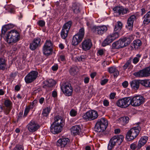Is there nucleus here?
<instances>
[{"label":"nucleus","instance_id":"f257e3e1","mask_svg":"<svg viewBox=\"0 0 150 150\" xmlns=\"http://www.w3.org/2000/svg\"><path fill=\"white\" fill-rule=\"evenodd\" d=\"M54 121L51 125V132L53 134H57L61 132L64 124V120L59 116H56L54 118Z\"/></svg>","mask_w":150,"mask_h":150},{"label":"nucleus","instance_id":"f03ea898","mask_svg":"<svg viewBox=\"0 0 150 150\" xmlns=\"http://www.w3.org/2000/svg\"><path fill=\"white\" fill-rule=\"evenodd\" d=\"M20 38V33L17 30L12 29L8 32L6 38L7 42L10 44L18 41Z\"/></svg>","mask_w":150,"mask_h":150},{"label":"nucleus","instance_id":"7ed1b4c3","mask_svg":"<svg viewBox=\"0 0 150 150\" xmlns=\"http://www.w3.org/2000/svg\"><path fill=\"white\" fill-rule=\"evenodd\" d=\"M124 139L122 135H115L112 137L110 140L108 144V149L112 150L116 145H120Z\"/></svg>","mask_w":150,"mask_h":150},{"label":"nucleus","instance_id":"20e7f679","mask_svg":"<svg viewBox=\"0 0 150 150\" xmlns=\"http://www.w3.org/2000/svg\"><path fill=\"white\" fill-rule=\"evenodd\" d=\"M108 125V122L104 118L98 119L95 126V130L98 132L104 131Z\"/></svg>","mask_w":150,"mask_h":150},{"label":"nucleus","instance_id":"39448f33","mask_svg":"<svg viewBox=\"0 0 150 150\" xmlns=\"http://www.w3.org/2000/svg\"><path fill=\"white\" fill-rule=\"evenodd\" d=\"M145 98L141 95H137L130 98L129 104L133 107H138L145 102Z\"/></svg>","mask_w":150,"mask_h":150},{"label":"nucleus","instance_id":"423d86ee","mask_svg":"<svg viewBox=\"0 0 150 150\" xmlns=\"http://www.w3.org/2000/svg\"><path fill=\"white\" fill-rule=\"evenodd\" d=\"M85 33L83 28H81L79 32L73 37L72 40V44L73 45H76L82 40L84 36Z\"/></svg>","mask_w":150,"mask_h":150},{"label":"nucleus","instance_id":"0eeeda50","mask_svg":"<svg viewBox=\"0 0 150 150\" xmlns=\"http://www.w3.org/2000/svg\"><path fill=\"white\" fill-rule=\"evenodd\" d=\"M140 130V128L139 126L131 129L127 132L126 138L129 141L134 139L138 135Z\"/></svg>","mask_w":150,"mask_h":150},{"label":"nucleus","instance_id":"6e6552de","mask_svg":"<svg viewBox=\"0 0 150 150\" xmlns=\"http://www.w3.org/2000/svg\"><path fill=\"white\" fill-rule=\"evenodd\" d=\"M98 116V112L91 110L86 112L83 116V118L86 120L91 121L97 118Z\"/></svg>","mask_w":150,"mask_h":150},{"label":"nucleus","instance_id":"1a4fd4ad","mask_svg":"<svg viewBox=\"0 0 150 150\" xmlns=\"http://www.w3.org/2000/svg\"><path fill=\"white\" fill-rule=\"evenodd\" d=\"M53 43L50 40H46L43 47L42 52L44 54L48 56L52 54Z\"/></svg>","mask_w":150,"mask_h":150},{"label":"nucleus","instance_id":"9d476101","mask_svg":"<svg viewBox=\"0 0 150 150\" xmlns=\"http://www.w3.org/2000/svg\"><path fill=\"white\" fill-rule=\"evenodd\" d=\"M71 24V21H69L67 22L63 25L60 33L61 37L62 39H65L67 37Z\"/></svg>","mask_w":150,"mask_h":150},{"label":"nucleus","instance_id":"9b49d317","mask_svg":"<svg viewBox=\"0 0 150 150\" xmlns=\"http://www.w3.org/2000/svg\"><path fill=\"white\" fill-rule=\"evenodd\" d=\"M61 89L64 94L67 96L72 95L73 92V88L70 83H65L63 84Z\"/></svg>","mask_w":150,"mask_h":150},{"label":"nucleus","instance_id":"f8f14e48","mask_svg":"<svg viewBox=\"0 0 150 150\" xmlns=\"http://www.w3.org/2000/svg\"><path fill=\"white\" fill-rule=\"evenodd\" d=\"M93 33L96 35H102L108 30L107 27L105 25L100 26H94L92 28Z\"/></svg>","mask_w":150,"mask_h":150},{"label":"nucleus","instance_id":"ddd939ff","mask_svg":"<svg viewBox=\"0 0 150 150\" xmlns=\"http://www.w3.org/2000/svg\"><path fill=\"white\" fill-rule=\"evenodd\" d=\"M38 75V72L35 71H32L29 72L25 76V81L26 83L28 84L33 82L37 78Z\"/></svg>","mask_w":150,"mask_h":150},{"label":"nucleus","instance_id":"4468645a","mask_svg":"<svg viewBox=\"0 0 150 150\" xmlns=\"http://www.w3.org/2000/svg\"><path fill=\"white\" fill-rule=\"evenodd\" d=\"M134 75L136 77H146L150 76V65L149 67H146L139 70L138 72L134 73Z\"/></svg>","mask_w":150,"mask_h":150},{"label":"nucleus","instance_id":"2eb2a0df","mask_svg":"<svg viewBox=\"0 0 150 150\" xmlns=\"http://www.w3.org/2000/svg\"><path fill=\"white\" fill-rule=\"evenodd\" d=\"M130 100L129 97H125L121 99H120L116 102L117 105L121 108H126L130 105L128 103Z\"/></svg>","mask_w":150,"mask_h":150},{"label":"nucleus","instance_id":"dca6fc26","mask_svg":"<svg viewBox=\"0 0 150 150\" xmlns=\"http://www.w3.org/2000/svg\"><path fill=\"white\" fill-rule=\"evenodd\" d=\"M41 39L39 37L34 38L32 42L30 44L29 48L32 51L34 50L38 47H40L41 43Z\"/></svg>","mask_w":150,"mask_h":150},{"label":"nucleus","instance_id":"f3484780","mask_svg":"<svg viewBox=\"0 0 150 150\" xmlns=\"http://www.w3.org/2000/svg\"><path fill=\"white\" fill-rule=\"evenodd\" d=\"M70 139L67 138H62L59 139L57 142V146L60 148L67 147L70 142Z\"/></svg>","mask_w":150,"mask_h":150},{"label":"nucleus","instance_id":"a211bd4d","mask_svg":"<svg viewBox=\"0 0 150 150\" xmlns=\"http://www.w3.org/2000/svg\"><path fill=\"white\" fill-rule=\"evenodd\" d=\"M27 127L28 131L31 132L37 131L40 127L39 125L33 120L29 122Z\"/></svg>","mask_w":150,"mask_h":150},{"label":"nucleus","instance_id":"6ab92c4d","mask_svg":"<svg viewBox=\"0 0 150 150\" xmlns=\"http://www.w3.org/2000/svg\"><path fill=\"white\" fill-rule=\"evenodd\" d=\"M54 83V81L52 79L47 80L44 81L43 87L46 89L47 92L51 91L52 90Z\"/></svg>","mask_w":150,"mask_h":150},{"label":"nucleus","instance_id":"aec40b11","mask_svg":"<svg viewBox=\"0 0 150 150\" xmlns=\"http://www.w3.org/2000/svg\"><path fill=\"white\" fill-rule=\"evenodd\" d=\"M92 45V42L91 40H85L81 43L82 49L85 51L91 49Z\"/></svg>","mask_w":150,"mask_h":150},{"label":"nucleus","instance_id":"412c9836","mask_svg":"<svg viewBox=\"0 0 150 150\" xmlns=\"http://www.w3.org/2000/svg\"><path fill=\"white\" fill-rule=\"evenodd\" d=\"M115 13H117L119 15H124L129 12L127 8H123L122 6H116L113 8Z\"/></svg>","mask_w":150,"mask_h":150},{"label":"nucleus","instance_id":"4be33fe9","mask_svg":"<svg viewBox=\"0 0 150 150\" xmlns=\"http://www.w3.org/2000/svg\"><path fill=\"white\" fill-rule=\"evenodd\" d=\"M124 47L123 43L120 38L118 40L114 42L112 44L111 49H119Z\"/></svg>","mask_w":150,"mask_h":150},{"label":"nucleus","instance_id":"5701e85b","mask_svg":"<svg viewBox=\"0 0 150 150\" xmlns=\"http://www.w3.org/2000/svg\"><path fill=\"white\" fill-rule=\"evenodd\" d=\"M81 130V128L80 126L79 125L73 126L71 129V133L74 136L79 134Z\"/></svg>","mask_w":150,"mask_h":150},{"label":"nucleus","instance_id":"b1692460","mask_svg":"<svg viewBox=\"0 0 150 150\" xmlns=\"http://www.w3.org/2000/svg\"><path fill=\"white\" fill-rule=\"evenodd\" d=\"M141 80L135 79L130 83L131 87L135 90L138 89L139 87V84H141Z\"/></svg>","mask_w":150,"mask_h":150},{"label":"nucleus","instance_id":"393cba45","mask_svg":"<svg viewBox=\"0 0 150 150\" xmlns=\"http://www.w3.org/2000/svg\"><path fill=\"white\" fill-rule=\"evenodd\" d=\"M108 71L110 74H113L114 77L115 78H117L119 74V71L114 67H111L108 68Z\"/></svg>","mask_w":150,"mask_h":150},{"label":"nucleus","instance_id":"a878e982","mask_svg":"<svg viewBox=\"0 0 150 150\" xmlns=\"http://www.w3.org/2000/svg\"><path fill=\"white\" fill-rule=\"evenodd\" d=\"M148 139V137L146 136L142 137L138 142L139 146L141 148L144 146L146 143Z\"/></svg>","mask_w":150,"mask_h":150},{"label":"nucleus","instance_id":"bb28decb","mask_svg":"<svg viewBox=\"0 0 150 150\" xmlns=\"http://www.w3.org/2000/svg\"><path fill=\"white\" fill-rule=\"evenodd\" d=\"M121 39L123 43L124 47L129 45L132 40L129 37H125Z\"/></svg>","mask_w":150,"mask_h":150},{"label":"nucleus","instance_id":"cd10ccee","mask_svg":"<svg viewBox=\"0 0 150 150\" xmlns=\"http://www.w3.org/2000/svg\"><path fill=\"white\" fill-rule=\"evenodd\" d=\"M6 67V60L3 58H0V69L4 70Z\"/></svg>","mask_w":150,"mask_h":150},{"label":"nucleus","instance_id":"c85d7f7f","mask_svg":"<svg viewBox=\"0 0 150 150\" xmlns=\"http://www.w3.org/2000/svg\"><path fill=\"white\" fill-rule=\"evenodd\" d=\"M120 33L118 32L114 31L112 33L108 35L109 37L113 41L115 40L118 38L120 36Z\"/></svg>","mask_w":150,"mask_h":150},{"label":"nucleus","instance_id":"c756f323","mask_svg":"<svg viewBox=\"0 0 150 150\" xmlns=\"http://www.w3.org/2000/svg\"><path fill=\"white\" fill-rule=\"evenodd\" d=\"M4 8L8 12L13 13L15 11V7L12 4L6 5Z\"/></svg>","mask_w":150,"mask_h":150},{"label":"nucleus","instance_id":"7c9ffc66","mask_svg":"<svg viewBox=\"0 0 150 150\" xmlns=\"http://www.w3.org/2000/svg\"><path fill=\"white\" fill-rule=\"evenodd\" d=\"M71 9L75 13H78L80 12L79 8L78 5L76 3H73L71 7Z\"/></svg>","mask_w":150,"mask_h":150},{"label":"nucleus","instance_id":"2f4dec72","mask_svg":"<svg viewBox=\"0 0 150 150\" xmlns=\"http://www.w3.org/2000/svg\"><path fill=\"white\" fill-rule=\"evenodd\" d=\"M133 42V46L135 49H137L139 48L142 45L141 40L139 39L134 40Z\"/></svg>","mask_w":150,"mask_h":150},{"label":"nucleus","instance_id":"473e14b6","mask_svg":"<svg viewBox=\"0 0 150 150\" xmlns=\"http://www.w3.org/2000/svg\"><path fill=\"white\" fill-rule=\"evenodd\" d=\"M139 144H137V142H134L132 143L130 145V149L132 150H135L137 149V150L140 149L141 148L140 146H139Z\"/></svg>","mask_w":150,"mask_h":150},{"label":"nucleus","instance_id":"72a5a7b5","mask_svg":"<svg viewBox=\"0 0 150 150\" xmlns=\"http://www.w3.org/2000/svg\"><path fill=\"white\" fill-rule=\"evenodd\" d=\"M129 121V118L128 117H123L119 119V122L122 125H124L127 123Z\"/></svg>","mask_w":150,"mask_h":150},{"label":"nucleus","instance_id":"f704fd0d","mask_svg":"<svg viewBox=\"0 0 150 150\" xmlns=\"http://www.w3.org/2000/svg\"><path fill=\"white\" fill-rule=\"evenodd\" d=\"M132 58H130L127 61L126 63L122 66V68L124 70H125L127 68H129V67H130L131 66H133L131 64V59Z\"/></svg>","mask_w":150,"mask_h":150},{"label":"nucleus","instance_id":"c9c22d12","mask_svg":"<svg viewBox=\"0 0 150 150\" xmlns=\"http://www.w3.org/2000/svg\"><path fill=\"white\" fill-rule=\"evenodd\" d=\"M122 27V24L121 22L118 21L117 24L115 25L114 29V31L118 32L120 33Z\"/></svg>","mask_w":150,"mask_h":150},{"label":"nucleus","instance_id":"e433bc0d","mask_svg":"<svg viewBox=\"0 0 150 150\" xmlns=\"http://www.w3.org/2000/svg\"><path fill=\"white\" fill-rule=\"evenodd\" d=\"M141 84L146 87H150V79L141 80Z\"/></svg>","mask_w":150,"mask_h":150},{"label":"nucleus","instance_id":"4c0bfd02","mask_svg":"<svg viewBox=\"0 0 150 150\" xmlns=\"http://www.w3.org/2000/svg\"><path fill=\"white\" fill-rule=\"evenodd\" d=\"M51 110V108L50 106L47 107L44 109L42 111V115L44 116L47 117V116L50 112Z\"/></svg>","mask_w":150,"mask_h":150},{"label":"nucleus","instance_id":"58836bf2","mask_svg":"<svg viewBox=\"0 0 150 150\" xmlns=\"http://www.w3.org/2000/svg\"><path fill=\"white\" fill-rule=\"evenodd\" d=\"M112 42V40L110 39L108 36L107 38L102 43V45L103 47H105Z\"/></svg>","mask_w":150,"mask_h":150},{"label":"nucleus","instance_id":"ea45409f","mask_svg":"<svg viewBox=\"0 0 150 150\" xmlns=\"http://www.w3.org/2000/svg\"><path fill=\"white\" fill-rule=\"evenodd\" d=\"M143 18L144 20L143 22V24L144 26L148 25L150 23V18L145 15L144 16Z\"/></svg>","mask_w":150,"mask_h":150},{"label":"nucleus","instance_id":"a19ab883","mask_svg":"<svg viewBox=\"0 0 150 150\" xmlns=\"http://www.w3.org/2000/svg\"><path fill=\"white\" fill-rule=\"evenodd\" d=\"M4 104L5 107L12 108L13 103L10 99H8L5 100Z\"/></svg>","mask_w":150,"mask_h":150},{"label":"nucleus","instance_id":"79ce46f5","mask_svg":"<svg viewBox=\"0 0 150 150\" xmlns=\"http://www.w3.org/2000/svg\"><path fill=\"white\" fill-rule=\"evenodd\" d=\"M136 18V16L135 15H132L128 18L127 23L133 24L134 21Z\"/></svg>","mask_w":150,"mask_h":150},{"label":"nucleus","instance_id":"37998d69","mask_svg":"<svg viewBox=\"0 0 150 150\" xmlns=\"http://www.w3.org/2000/svg\"><path fill=\"white\" fill-rule=\"evenodd\" d=\"M142 56V54H138L136 55V57H134L133 59V63L134 64H137L139 60V58Z\"/></svg>","mask_w":150,"mask_h":150},{"label":"nucleus","instance_id":"c03bdc74","mask_svg":"<svg viewBox=\"0 0 150 150\" xmlns=\"http://www.w3.org/2000/svg\"><path fill=\"white\" fill-rule=\"evenodd\" d=\"M69 114L71 117H75L77 114V111L75 109H72L69 112Z\"/></svg>","mask_w":150,"mask_h":150},{"label":"nucleus","instance_id":"a18cd8bd","mask_svg":"<svg viewBox=\"0 0 150 150\" xmlns=\"http://www.w3.org/2000/svg\"><path fill=\"white\" fill-rule=\"evenodd\" d=\"M13 150H24L23 147L21 144H17L14 148Z\"/></svg>","mask_w":150,"mask_h":150},{"label":"nucleus","instance_id":"49530a36","mask_svg":"<svg viewBox=\"0 0 150 150\" xmlns=\"http://www.w3.org/2000/svg\"><path fill=\"white\" fill-rule=\"evenodd\" d=\"M76 69L77 68L76 67L71 68L69 70L70 74L72 75H74L76 73Z\"/></svg>","mask_w":150,"mask_h":150},{"label":"nucleus","instance_id":"de8ad7c7","mask_svg":"<svg viewBox=\"0 0 150 150\" xmlns=\"http://www.w3.org/2000/svg\"><path fill=\"white\" fill-rule=\"evenodd\" d=\"M12 108H11L7 107H5V108H4V112L5 114L6 115L8 114Z\"/></svg>","mask_w":150,"mask_h":150},{"label":"nucleus","instance_id":"09e8293b","mask_svg":"<svg viewBox=\"0 0 150 150\" xmlns=\"http://www.w3.org/2000/svg\"><path fill=\"white\" fill-rule=\"evenodd\" d=\"M37 103V101L36 100H34L31 103L29 106H28L30 108L33 109L36 105Z\"/></svg>","mask_w":150,"mask_h":150},{"label":"nucleus","instance_id":"8fccbe9b","mask_svg":"<svg viewBox=\"0 0 150 150\" xmlns=\"http://www.w3.org/2000/svg\"><path fill=\"white\" fill-rule=\"evenodd\" d=\"M105 53V50L103 49H101L99 50L97 53L98 56H102L104 55Z\"/></svg>","mask_w":150,"mask_h":150},{"label":"nucleus","instance_id":"3c124183","mask_svg":"<svg viewBox=\"0 0 150 150\" xmlns=\"http://www.w3.org/2000/svg\"><path fill=\"white\" fill-rule=\"evenodd\" d=\"M30 108L28 106L25 108L24 113L23 117H25L27 116L28 114L30 111Z\"/></svg>","mask_w":150,"mask_h":150},{"label":"nucleus","instance_id":"603ef678","mask_svg":"<svg viewBox=\"0 0 150 150\" xmlns=\"http://www.w3.org/2000/svg\"><path fill=\"white\" fill-rule=\"evenodd\" d=\"M133 24L127 23L126 28L129 31H132L133 27Z\"/></svg>","mask_w":150,"mask_h":150},{"label":"nucleus","instance_id":"864d4df0","mask_svg":"<svg viewBox=\"0 0 150 150\" xmlns=\"http://www.w3.org/2000/svg\"><path fill=\"white\" fill-rule=\"evenodd\" d=\"M38 25L41 27H43L45 24V22L43 20H40L37 22Z\"/></svg>","mask_w":150,"mask_h":150},{"label":"nucleus","instance_id":"5fc2aeb1","mask_svg":"<svg viewBox=\"0 0 150 150\" xmlns=\"http://www.w3.org/2000/svg\"><path fill=\"white\" fill-rule=\"evenodd\" d=\"M8 26H6V27H2L1 30L2 34L4 35L6 32L7 30V28H8Z\"/></svg>","mask_w":150,"mask_h":150},{"label":"nucleus","instance_id":"6e6d98bb","mask_svg":"<svg viewBox=\"0 0 150 150\" xmlns=\"http://www.w3.org/2000/svg\"><path fill=\"white\" fill-rule=\"evenodd\" d=\"M23 115V112H19V114H18V117H17V121H18L20 120L22 118V117Z\"/></svg>","mask_w":150,"mask_h":150},{"label":"nucleus","instance_id":"4d7b16f0","mask_svg":"<svg viewBox=\"0 0 150 150\" xmlns=\"http://www.w3.org/2000/svg\"><path fill=\"white\" fill-rule=\"evenodd\" d=\"M108 79H104L101 81L100 84L101 85H104L106 84L108 81Z\"/></svg>","mask_w":150,"mask_h":150},{"label":"nucleus","instance_id":"13d9d810","mask_svg":"<svg viewBox=\"0 0 150 150\" xmlns=\"http://www.w3.org/2000/svg\"><path fill=\"white\" fill-rule=\"evenodd\" d=\"M103 104L104 106L107 107L109 105V102L108 100L105 99L103 101Z\"/></svg>","mask_w":150,"mask_h":150},{"label":"nucleus","instance_id":"bf43d9fd","mask_svg":"<svg viewBox=\"0 0 150 150\" xmlns=\"http://www.w3.org/2000/svg\"><path fill=\"white\" fill-rule=\"evenodd\" d=\"M85 57L83 55H81L79 57H78L77 58V59L79 61H83L85 60Z\"/></svg>","mask_w":150,"mask_h":150},{"label":"nucleus","instance_id":"052dcab7","mask_svg":"<svg viewBox=\"0 0 150 150\" xmlns=\"http://www.w3.org/2000/svg\"><path fill=\"white\" fill-rule=\"evenodd\" d=\"M116 95V93H111L110 95V98L111 99H113Z\"/></svg>","mask_w":150,"mask_h":150},{"label":"nucleus","instance_id":"680f3d73","mask_svg":"<svg viewBox=\"0 0 150 150\" xmlns=\"http://www.w3.org/2000/svg\"><path fill=\"white\" fill-rule=\"evenodd\" d=\"M122 85L124 88H126L128 86V83L127 81H125L122 83Z\"/></svg>","mask_w":150,"mask_h":150},{"label":"nucleus","instance_id":"e2e57ef3","mask_svg":"<svg viewBox=\"0 0 150 150\" xmlns=\"http://www.w3.org/2000/svg\"><path fill=\"white\" fill-rule=\"evenodd\" d=\"M58 65L57 64L54 65L52 67V69L53 71H56L58 69Z\"/></svg>","mask_w":150,"mask_h":150},{"label":"nucleus","instance_id":"0e129e2a","mask_svg":"<svg viewBox=\"0 0 150 150\" xmlns=\"http://www.w3.org/2000/svg\"><path fill=\"white\" fill-rule=\"evenodd\" d=\"M90 78L88 77H86L84 78V81L85 83L87 84L89 83Z\"/></svg>","mask_w":150,"mask_h":150},{"label":"nucleus","instance_id":"69168bd1","mask_svg":"<svg viewBox=\"0 0 150 150\" xmlns=\"http://www.w3.org/2000/svg\"><path fill=\"white\" fill-rule=\"evenodd\" d=\"M59 58L62 61H64L65 60V56L64 55H60Z\"/></svg>","mask_w":150,"mask_h":150},{"label":"nucleus","instance_id":"338daca9","mask_svg":"<svg viewBox=\"0 0 150 150\" xmlns=\"http://www.w3.org/2000/svg\"><path fill=\"white\" fill-rule=\"evenodd\" d=\"M52 96L54 98H56L57 97V93L56 91H53L52 93Z\"/></svg>","mask_w":150,"mask_h":150},{"label":"nucleus","instance_id":"774afa93","mask_svg":"<svg viewBox=\"0 0 150 150\" xmlns=\"http://www.w3.org/2000/svg\"><path fill=\"white\" fill-rule=\"evenodd\" d=\"M141 15L143 16L146 13V11L145 8H142L141 9Z\"/></svg>","mask_w":150,"mask_h":150}]
</instances>
